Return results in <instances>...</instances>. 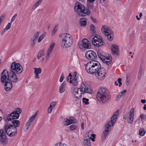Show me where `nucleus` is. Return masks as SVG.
<instances>
[{
	"instance_id": "nucleus-46",
	"label": "nucleus",
	"mask_w": 146,
	"mask_h": 146,
	"mask_svg": "<svg viewBox=\"0 0 146 146\" xmlns=\"http://www.w3.org/2000/svg\"><path fill=\"white\" fill-rule=\"evenodd\" d=\"M119 110H117L113 114V115L112 116H113V117H117V116L118 115L119 113Z\"/></svg>"
},
{
	"instance_id": "nucleus-36",
	"label": "nucleus",
	"mask_w": 146,
	"mask_h": 146,
	"mask_svg": "<svg viewBox=\"0 0 146 146\" xmlns=\"http://www.w3.org/2000/svg\"><path fill=\"white\" fill-rule=\"evenodd\" d=\"M11 23H8L7 25L6 26L5 28H4L3 29L4 31V32L7 31L11 27Z\"/></svg>"
},
{
	"instance_id": "nucleus-61",
	"label": "nucleus",
	"mask_w": 146,
	"mask_h": 146,
	"mask_svg": "<svg viewBox=\"0 0 146 146\" xmlns=\"http://www.w3.org/2000/svg\"><path fill=\"white\" fill-rule=\"evenodd\" d=\"M121 98V97L119 96V95L118 94L116 97V100L117 101H118L119 99H120V98Z\"/></svg>"
},
{
	"instance_id": "nucleus-54",
	"label": "nucleus",
	"mask_w": 146,
	"mask_h": 146,
	"mask_svg": "<svg viewBox=\"0 0 146 146\" xmlns=\"http://www.w3.org/2000/svg\"><path fill=\"white\" fill-rule=\"evenodd\" d=\"M31 40L32 41V42L31 44V46L33 48L34 47V46L35 45V42L36 41L34 40H31Z\"/></svg>"
},
{
	"instance_id": "nucleus-8",
	"label": "nucleus",
	"mask_w": 146,
	"mask_h": 146,
	"mask_svg": "<svg viewBox=\"0 0 146 146\" xmlns=\"http://www.w3.org/2000/svg\"><path fill=\"white\" fill-rule=\"evenodd\" d=\"M21 108H18L15 109V110L10 114L8 115L7 117V119L9 121H11L13 119H17L19 117L20 114L22 113Z\"/></svg>"
},
{
	"instance_id": "nucleus-41",
	"label": "nucleus",
	"mask_w": 146,
	"mask_h": 146,
	"mask_svg": "<svg viewBox=\"0 0 146 146\" xmlns=\"http://www.w3.org/2000/svg\"><path fill=\"white\" fill-rule=\"evenodd\" d=\"M77 128V126L74 124L70 126V129L71 130H74Z\"/></svg>"
},
{
	"instance_id": "nucleus-47",
	"label": "nucleus",
	"mask_w": 146,
	"mask_h": 146,
	"mask_svg": "<svg viewBox=\"0 0 146 146\" xmlns=\"http://www.w3.org/2000/svg\"><path fill=\"white\" fill-rule=\"evenodd\" d=\"M114 123L113 122H112L111 121H109L107 123L106 125H109L110 127H112V126Z\"/></svg>"
},
{
	"instance_id": "nucleus-44",
	"label": "nucleus",
	"mask_w": 146,
	"mask_h": 146,
	"mask_svg": "<svg viewBox=\"0 0 146 146\" xmlns=\"http://www.w3.org/2000/svg\"><path fill=\"white\" fill-rule=\"evenodd\" d=\"M116 119L117 117H114L113 116H112L110 121L112 122H113L114 123H115L116 121Z\"/></svg>"
},
{
	"instance_id": "nucleus-48",
	"label": "nucleus",
	"mask_w": 146,
	"mask_h": 146,
	"mask_svg": "<svg viewBox=\"0 0 146 146\" xmlns=\"http://www.w3.org/2000/svg\"><path fill=\"white\" fill-rule=\"evenodd\" d=\"M69 82L70 83H72L73 84L74 86L77 85L78 84V82L77 81H72L71 80H70Z\"/></svg>"
},
{
	"instance_id": "nucleus-2",
	"label": "nucleus",
	"mask_w": 146,
	"mask_h": 146,
	"mask_svg": "<svg viewBox=\"0 0 146 146\" xmlns=\"http://www.w3.org/2000/svg\"><path fill=\"white\" fill-rule=\"evenodd\" d=\"M96 97L99 101L103 104L108 103L111 99L110 94L108 90L103 88L99 90L97 93Z\"/></svg>"
},
{
	"instance_id": "nucleus-3",
	"label": "nucleus",
	"mask_w": 146,
	"mask_h": 146,
	"mask_svg": "<svg viewBox=\"0 0 146 146\" xmlns=\"http://www.w3.org/2000/svg\"><path fill=\"white\" fill-rule=\"evenodd\" d=\"M75 11L79 15L82 17L88 16L90 14V10L87 6L86 8L79 2H77L74 7Z\"/></svg>"
},
{
	"instance_id": "nucleus-33",
	"label": "nucleus",
	"mask_w": 146,
	"mask_h": 146,
	"mask_svg": "<svg viewBox=\"0 0 146 146\" xmlns=\"http://www.w3.org/2000/svg\"><path fill=\"white\" fill-rule=\"evenodd\" d=\"M46 32H44L40 36L38 39V42H40L42 40L43 38L45 36L46 34Z\"/></svg>"
},
{
	"instance_id": "nucleus-22",
	"label": "nucleus",
	"mask_w": 146,
	"mask_h": 146,
	"mask_svg": "<svg viewBox=\"0 0 146 146\" xmlns=\"http://www.w3.org/2000/svg\"><path fill=\"white\" fill-rule=\"evenodd\" d=\"M11 123L13 124L14 127H15V128H17V127H19L20 125V122L18 120H13L12 121Z\"/></svg>"
},
{
	"instance_id": "nucleus-26",
	"label": "nucleus",
	"mask_w": 146,
	"mask_h": 146,
	"mask_svg": "<svg viewBox=\"0 0 146 146\" xmlns=\"http://www.w3.org/2000/svg\"><path fill=\"white\" fill-rule=\"evenodd\" d=\"M108 134V132L107 130H104L103 131L101 137L102 141H103L106 139Z\"/></svg>"
},
{
	"instance_id": "nucleus-53",
	"label": "nucleus",
	"mask_w": 146,
	"mask_h": 146,
	"mask_svg": "<svg viewBox=\"0 0 146 146\" xmlns=\"http://www.w3.org/2000/svg\"><path fill=\"white\" fill-rule=\"evenodd\" d=\"M90 135H92V138L91 137V138L90 139L92 141H95L94 139L95 138V136L96 135L94 134H90Z\"/></svg>"
},
{
	"instance_id": "nucleus-12",
	"label": "nucleus",
	"mask_w": 146,
	"mask_h": 146,
	"mask_svg": "<svg viewBox=\"0 0 146 146\" xmlns=\"http://www.w3.org/2000/svg\"><path fill=\"white\" fill-rule=\"evenodd\" d=\"M38 111H36L34 114L29 119L26 124L24 128V131H27L32 124V122L35 119L37 114Z\"/></svg>"
},
{
	"instance_id": "nucleus-23",
	"label": "nucleus",
	"mask_w": 146,
	"mask_h": 146,
	"mask_svg": "<svg viewBox=\"0 0 146 146\" xmlns=\"http://www.w3.org/2000/svg\"><path fill=\"white\" fill-rule=\"evenodd\" d=\"M65 87L66 82L64 81L63 82L59 87V92L60 93H62L64 92L65 90Z\"/></svg>"
},
{
	"instance_id": "nucleus-24",
	"label": "nucleus",
	"mask_w": 146,
	"mask_h": 146,
	"mask_svg": "<svg viewBox=\"0 0 146 146\" xmlns=\"http://www.w3.org/2000/svg\"><path fill=\"white\" fill-rule=\"evenodd\" d=\"M95 0H87L88 5L87 7L89 8L90 10L94 7V4L93 3L94 2Z\"/></svg>"
},
{
	"instance_id": "nucleus-42",
	"label": "nucleus",
	"mask_w": 146,
	"mask_h": 146,
	"mask_svg": "<svg viewBox=\"0 0 146 146\" xmlns=\"http://www.w3.org/2000/svg\"><path fill=\"white\" fill-rule=\"evenodd\" d=\"M83 102L85 104L88 105L89 104L88 102L89 99L86 98H83L82 99Z\"/></svg>"
},
{
	"instance_id": "nucleus-30",
	"label": "nucleus",
	"mask_w": 146,
	"mask_h": 146,
	"mask_svg": "<svg viewBox=\"0 0 146 146\" xmlns=\"http://www.w3.org/2000/svg\"><path fill=\"white\" fill-rule=\"evenodd\" d=\"M43 0H39L37 2L35 3L33 6L32 7V9L34 10L35 8L42 2Z\"/></svg>"
},
{
	"instance_id": "nucleus-9",
	"label": "nucleus",
	"mask_w": 146,
	"mask_h": 146,
	"mask_svg": "<svg viewBox=\"0 0 146 146\" xmlns=\"http://www.w3.org/2000/svg\"><path fill=\"white\" fill-rule=\"evenodd\" d=\"M92 43L94 46L99 47L102 46L104 42L102 41V37L99 35H96L92 40Z\"/></svg>"
},
{
	"instance_id": "nucleus-64",
	"label": "nucleus",
	"mask_w": 146,
	"mask_h": 146,
	"mask_svg": "<svg viewBox=\"0 0 146 146\" xmlns=\"http://www.w3.org/2000/svg\"><path fill=\"white\" fill-rule=\"evenodd\" d=\"M6 17V14H4L2 15L0 18H4Z\"/></svg>"
},
{
	"instance_id": "nucleus-49",
	"label": "nucleus",
	"mask_w": 146,
	"mask_h": 146,
	"mask_svg": "<svg viewBox=\"0 0 146 146\" xmlns=\"http://www.w3.org/2000/svg\"><path fill=\"white\" fill-rule=\"evenodd\" d=\"M64 75L63 73H62L61 74L59 80V81L60 82H62L63 81L64 78Z\"/></svg>"
},
{
	"instance_id": "nucleus-62",
	"label": "nucleus",
	"mask_w": 146,
	"mask_h": 146,
	"mask_svg": "<svg viewBox=\"0 0 146 146\" xmlns=\"http://www.w3.org/2000/svg\"><path fill=\"white\" fill-rule=\"evenodd\" d=\"M128 117V115L127 114H125L123 116V118L124 119H126Z\"/></svg>"
},
{
	"instance_id": "nucleus-60",
	"label": "nucleus",
	"mask_w": 146,
	"mask_h": 146,
	"mask_svg": "<svg viewBox=\"0 0 146 146\" xmlns=\"http://www.w3.org/2000/svg\"><path fill=\"white\" fill-rule=\"evenodd\" d=\"M143 70V68L139 67V70L138 72L142 73Z\"/></svg>"
},
{
	"instance_id": "nucleus-56",
	"label": "nucleus",
	"mask_w": 146,
	"mask_h": 146,
	"mask_svg": "<svg viewBox=\"0 0 146 146\" xmlns=\"http://www.w3.org/2000/svg\"><path fill=\"white\" fill-rule=\"evenodd\" d=\"M52 108L50 106L49 107L48 109V113H51Z\"/></svg>"
},
{
	"instance_id": "nucleus-39",
	"label": "nucleus",
	"mask_w": 146,
	"mask_h": 146,
	"mask_svg": "<svg viewBox=\"0 0 146 146\" xmlns=\"http://www.w3.org/2000/svg\"><path fill=\"white\" fill-rule=\"evenodd\" d=\"M90 28L92 33L93 35H95L96 33V32L95 30V27L94 25H91L90 26Z\"/></svg>"
},
{
	"instance_id": "nucleus-45",
	"label": "nucleus",
	"mask_w": 146,
	"mask_h": 146,
	"mask_svg": "<svg viewBox=\"0 0 146 146\" xmlns=\"http://www.w3.org/2000/svg\"><path fill=\"white\" fill-rule=\"evenodd\" d=\"M56 104V102H53L50 103L49 106L52 108H53L55 107Z\"/></svg>"
},
{
	"instance_id": "nucleus-51",
	"label": "nucleus",
	"mask_w": 146,
	"mask_h": 146,
	"mask_svg": "<svg viewBox=\"0 0 146 146\" xmlns=\"http://www.w3.org/2000/svg\"><path fill=\"white\" fill-rule=\"evenodd\" d=\"M110 127L109 125H105V130L108 131V132H109V131H110L111 128Z\"/></svg>"
},
{
	"instance_id": "nucleus-31",
	"label": "nucleus",
	"mask_w": 146,
	"mask_h": 146,
	"mask_svg": "<svg viewBox=\"0 0 146 146\" xmlns=\"http://www.w3.org/2000/svg\"><path fill=\"white\" fill-rule=\"evenodd\" d=\"M63 123L64 125H68L71 124V123H70V121L69 119L65 118H64Z\"/></svg>"
},
{
	"instance_id": "nucleus-18",
	"label": "nucleus",
	"mask_w": 146,
	"mask_h": 146,
	"mask_svg": "<svg viewBox=\"0 0 146 146\" xmlns=\"http://www.w3.org/2000/svg\"><path fill=\"white\" fill-rule=\"evenodd\" d=\"M34 73L35 74V78L38 79L40 78L39 74H40L42 72V70L40 68H35Z\"/></svg>"
},
{
	"instance_id": "nucleus-16",
	"label": "nucleus",
	"mask_w": 146,
	"mask_h": 146,
	"mask_svg": "<svg viewBox=\"0 0 146 146\" xmlns=\"http://www.w3.org/2000/svg\"><path fill=\"white\" fill-rule=\"evenodd\" d=\"M97 54L99 58L102 60H104L108 54H106L105 52H103L100 50H98V51Z\"/></svg>"
},
{
	"instance_id": "nucleus-59",
	"label": "nucleus",
	"mask_w": 146,
	"mask_h": 146,
	"mask_svg": "<svg viewBox=\"0 0 146 146\" xmlns=\"http://www.w3.org/2000/svg\"><path fill=\"white\" fill-rule=\"evenodd\" d=\"M128 77H127V78L125 80V84L126 85H129V82H128Z\"/></svg>"
},
{
	"instance_id": "nucleus-63",
	"label": "nucleus",
	"mask_w": 146,
	"mask_h": 146,
	"mask_svg": "<svg viewBox=\"0 0 146 146\" xmlns=\"http://www.w3.org/2000/svg\"><path fill=\"white\" fill-rule=\"evenodd\" d=\"M126 92L127 90H124L122 91L121 92L123 94V95H124L126 93Z\"/></svg>"
},
{
	"instance_id": "nucleus-29",
	"label": "nucleus",
	"mask_w": 146,
	"mask_h": 146,
	"mask_svg": "<svg viewBox=\"0 0 146 146\" xmlns=\"http://www.w3.org/2000/svg\"><path fill=\"white\" fill-rule=\"evenodd\" d=\"M84 146H91L90 140L84 139L83 142Z\"/></svg>"
},
{
	"instance_id": "nucleus-52",
	"label": "nucleus",
	"mask_w": 146,
	"mask_h": 146,
	"mask_svg": "<svg viewBox=\"0 0 146 146\" xmlns=\"http://www.w3.org/2000/svg\"><path fill=\"white\" fill-rule=\"evenodd\" d=\"M129 119L128 120V122L129 123H132L133 120V117L128 118Z\"/></svg>"
},
{
	"instance_id": "nucleus-50",
	"label": "nucleus",
	"mask_w": 146,
	"mask_h": 146,
	"mask_svg": "<svg viewBox=\"0 0 146 146\" xmlns=\"http://www.w3.org/2000/svg\"><path fill=\"white\" fill-rule=\"evenodd\" d=\"M141 119H146V115L143 114H141L140 116Z\"/></svg>"
},
{
	"instance_id": "nucleus-10",
	"label": "nucleus",
	"mask_w": 146,
	"mask_h": 146,
	"mask_svg": "<svg viewBox=\"0 0 146 146\" xmlns=\"http://www.w3.org/2000/svg\"><path fill=\"white\" fill-rule=\"evenodd\" d=\"M96 77L99 80H102L105 78V68L101 67L97 70L96 73H94Z\"/></svg>"
},
{
	"instance_id": "nucleus-34",
	"label": "nucleus",
	"mask_w": 146,
	"mask_h": 146,
	"mask_svg": "<svg viewBox=\"0 0 146 146\" xmlns=\"http://www.w3.org/2000/svg\"><path fill=\"white\" fill-rule=\"evenodd\" d=\"M84 19H80L79 20V23L80 26H85L86 24V22L83 20Z\"/></svg>"
},
{
	"instance_id": "nucleus-1",
	"label": "nucleus",
	"mask_w": 146,
	"mask_h": 146,
	"mask_svg": "<svg viewBox=\"0 0 146 146\" xmlns=\"http://www.w3.org/2000/svg\"><path fill=\"white\" fill-rule=\"evenodd\" d=\"M0 80L2 84H4L5 90L9 91L12 88V82H17L18 81V77L15 76L13 77L9 75L7 72V70L5 69L1 73Z\"/></svg>"
},
{
	"instance_id": "nucleus-15",
	"label": "nucleus",
	"mask_w": 146,
	"mask_h": 146,
	"mask_svg": "<svg viewBox=\"0 0 146 146\" xmlns=\"http://www.w3.org/2000/svg\"><path fill=\"white\" fill-rule=\"evenodd\" d=\"M111 51L113 54H116L118 55L119 52V47L116 44H114L111 46Z\"/></svg>"
},
{
	"instance_id": "nucleus-17",
	"label": "nucleus",
	"mask_w": 146,
	"mask_h": 146,
	"mask_svg": "<svg viewBox=\"0 0 146 146\" xmlns=\"http://www.w3.org/2000/svg\"><path fill=\"white\" fill-rule=\"evenodd\" d=\"M102 31L104 35H108L109 33L112 31L106 26H102L101 27Z\"/></svg>"
},
{
	"instance_id": "nucleus-25",
	"label": "nucleus",
	"mask_w": 146,
	"mask_h": 146,
	"mask_svg": "<svg viewBox=\"0 0 146 146\" xmlns=\"http://www.w3.org/2000/svg\"><path fill=\"white\" fill-rule=\"evenodd\" d=\"M55 45V43L54 42H52L51 43L50 45L49 46V48L47 51V53H48V54H50L52 51Z\"/></svg>"
},
{
	"instance_id": "nucleus-6",
	"label": "nucleus",
	"mask_w": 146,
	"mask_h": 146,
	"mask_svg": "<svg viewBox=\"0 0 146 146\" xmlns=\"http://www.w3.org/2000/svg\"><path fill=\"white\" fill-rule=\"evenodd\" d=\"M22 70V67L21 64L14 62L11 64L9 70L8 71L7 70V72L9 75L14 77L15 76H17L15 73L20 74Z\"/></svg>"
},
{
	"instance_id": "nucleus-38",
	"label": "nucleus",
	"mask_w": 146,
	"mask_h": 146,
	"mask_svg": "<svg viewBox=\"0 0 146 146\" xmlns=\"http://www.w3.org/2000/svg\"><path fill=\"white\" fill-rule=\"evenodd\" d=\"M69 120L70 121V123H71V124L75 123L76 121V119L74 117H70L69 118Z\"/></svg>"
},
{
	"instance_id": "nucleus-40",
	"label": "nucleus",
	"mask_w": 146,
	"mask_h": 146,
	"mask_svg": "<svg viewBox=\"0 0 146 146\" xmlns=\"http://www.w3.org/2000/svg\"><path fill=\"white\" fill-rule=\"evenodd\" d=\"M91 132V131H89L88 133H86L85 135V137L86 138L85 139L88 140V139H89L90 140L91 138V137L92 136V135H90V133Z\"/></svg>"
},
{
	"instance_id": "nucleus-28",
	"label": "nucleus",
	"mask_w": 146,
	"mask_h": 146,
	"mask_svg": "<svg viewBox=\"0 0 146 146\" xmlns=\"http://www.w3.org/2000/svg\"><path fill=\"white\" fill-rule=\"evenodd\" d=\"M45 52L44 49H41L39 52L37 56V58L38 59H39L40 57L44 55Z\"/></svg>"
},
{
	"instance_id": "nucleus-7",
	"label": "nucleus",
	"mask_w": 146,
	"mask_h": 146,
	"mask_svg": "<svg viewBox=\"0 0 146 146\" xmlns=\"http://www.w3.org/2000/svg\"><path fill=\"white\" fill-rule=\"evenodd\" d=\"M62 38L61 45L63 48H68L73 43L72 38L68 34H63Z\"/></svg>"
},
{
	"instance_id": "nucleus-57",
	"label": "nucleus",
	"mask_w": 146,
	"mask_h": 146,
	"mask_svg": "<svg viewBox=\"0 0 146 146\" xmlns=\"http://www.w3.org/2000/svg\"><path fill=\"white\" fill-rule=\"evenodd\" d=\"M121 78H119L118 79L117 81L119 84V86L120 87L122 84V83L121 82Z\"/></svg>"
},
{
	"instance_id": "nucleus-20",
	"label": "nucleus",
	"mask_w": 146,
	"mask_h": 146,
	"mask_svg": "<svg viewBox=\"0 0 146 146\" xmlns=\"http://www.w3.org/2000/svg\"><path fill=\"white\" fill-rule=\"evenodd\" d=\"M89 41L86 39H84L82 41V45L83 47L86 48H88L90 47Z\"/></svg>"
},
{
	"instance_id": "nucleus-58",
	"label": "nucleus",
	"mask_w": 146,
	"mask_h": 146,
	"mask_svg": "<svg viewBox=\"0 0 146 146\" xmlns=\"http://www.w3.org/2000/svg\"><path fill=\"white\" fill-rule=\"evenodd\" d=\"M50 54H48L46 53V57L45 58V60L46 61H47L48 60V58L49 57Z\"/></svg>"
},
{
	"instance_id": "nucleus-32",
	"label": "nucleus",
	"mask_w": 146,
	"mask_h": 146,
	"mask_svg": "<svg viewBox=\"0 0 146 146\" xmlns=\"http://www.w3.org/2000/svg\"><path fill=\"white\" fill-rule=\"evenodd\" d=\"M39 33V31H37L34 34L33 37L31 38V40H34L36 41L38 36Z\"/></svg>"
},
{
	"instance_id": "nucleus-4",
	"label": "nucleus",
	"mask_w": 146,
	"mask_h": 146,
	"mask_svg": "<svg viewBox=\"0 0 146 146\" xmlns=\"http://www.w3.org/2000/svg\"><path fill=\"white\" fill-rule=\"evenodd\" d=\"M92 91L88 88V85L86 82H82L81 87L77 88L76 91L74 92V95L75 97L78 99H80L81 96L82 94H84L85 93L91 94Z\"/></svg>"
},
{
	"instance_id": "nucleus-43",
	"label": "nucleus",
	"mask_w": 146,
	"mask_h": 146,
	"mask_svg": "<svg viewBox=\"0 0 146 146\" xmlns=\"http://www.w3.org/2000/svg\"><path fill=\"white\" fill-rule=\"evenodd\" d=\"M142 73H139L138 72L137 76V79L138 80H139L141 79L142 76Z\"/></svg>"
},
{
	"instance_id": "nucleus-27",
	"label": "nucleus",
	"mask_w": 146,
	"mask_h": 146,
	"mask_svg": "<svg viewBox=\"0 0 146 146\" xmlns=\"http://www.w3.org/2000/svg\"><path fill=\"white\" fill-rule=\"evenodd\" d=\"M108 38V40L110 41H111L113 38V31L109 33L108 35H105Z\"/></svg>"
},
{
	"instance_id": "nucleus-5",
	"label": "nucleus",
	"mask_w": 146,
	"mask_h": 146,
	"mask_svg": "<svg viewBox=\"0 0 146 146\" xmlns=\"http://www.w3.org/2000/svg\"><path fill=\"white\" fill-rule=\"evenodd\" d=\"M86 71L90 74H94L101 67L99 62L96 60L91 61L85 66Z\"/></svg>"
},
{
	"instance_id": "nucleus-14",
	"label": "nucleus",
	"mask_w": 146,
	"mask_h": 146,
	"mask_svg": "<svg viewBox=\"0 0 146 146\" xmlns=\"http://www.w3.org/2000/svg\"><path fill=\"white\" fill-rule=\"evenodd\" d=\"M3 128L7 135L9 134V131L14 128L12 124L9 123L5 124Z\"/></svg>"
},
{
	"instance_id": "nucleus-19",
	"label": "nucleus",
	"mask_w": 146,
	"mask_h": 146,
	"mask_svg": "<svg viewBox=\"0 0 146 146\" xmlns=\"http://www.w3.org/2000/svg\"><path fill=\"white\" fill-rule=\"evenodd\" d=\"M110 57H111V55H108L106 57L104 60H101L104 63H105L107 65H108L111 64V58Z\"/></svg>"
},
{
	"instance_id": "nucleus-13",
	"label": "nucleus",
	"mask_w": 146,
	"mask_h": 146,
	"mask_svg": "<svg viewBox=\"0 0 146 146\" xmlns=\"http://www.w3.org/2000/svg\"><path fill=\"white\" fill-rule=\"evenodd\" d=\"M0 140L3 145H6L8 141L5 133L3 129H0Z\"/></svg>"
},
{
	"instance_id": "nucleus-37",
	"label": "nucleus",
	"mask_w": 146,
	"mask_h": 146,
	"mask_svg": "<svg viewBox=\"0 0 146 146\" xmlns=\"http://www.w3.org/2000/svg\"><path fill=\"white\" fill-rule=\"evenodd\" d=\"M134 109L133 108H132L131 110L129 113V116L128 118L129 117H134Z\"/></svg>"
},
{
	"instance_id": "nucleus-35",
	"label": "nucleus",
	"mask_w": 146,
	"mask_h": 146,
	"mask_svg": "<svg viewBox=\"0 0 146 146\" xmlns=\"http://www.w3.org/2000/svg\"><path fill=\"white\" fill-rule=\"evenodd\" d=\"M146 131L144 129H141L139 130V135L141 136H143L144 135Z\"/></svg>"
},
{
	"instance_id": "nucleus-55",
	"label": "nucleus",
	"mask_w": 146,
	"mask_h": 146,
	"mask_svg": "<svg viewBox=\"0 0 146 146\" xmlns=\"http://www.w3.org/2000/svg\"><path fill=\"white\" fill-rule=\"evenodd\" d=\"M57 30V29H56L55 28H54L53 29L52 31V33H51V35H53L55 33L56 31Z\"/></svg>"
},
{
	"instance_id": "nucleus-11",
	"label": "nucleus",
	"mask_w": 146,
	"mask_h": 146,
	"mask_svg": "<svg viewBox=\"0 0 146 146\" xmlns=\"http://www.w3.org/2000/svg\"><path fill=\"white\" fill-rule=\"evenodd\" d=\"M86 58L90 60H95L97 58L96 53L92 50H89L87 51L85 54Z\"/></svg>"
},
{
	"instance_id": "nucleus-21",
	"label": "nucleus",
	"mask_w": 146,
	"mask_h": 146,
	"mask_svg": "<svg viewBox=\"0 0 146 146\" xmlns=\"http://www.w3.org/2000/svg\"><path fill=\"white\" fill-rule=\"evenodd\" d=\"M17 133V128H14L12 130H11L9 133V134H7L9 137L14 136L16 135Z\"/></svg>"
}]
</instances>
